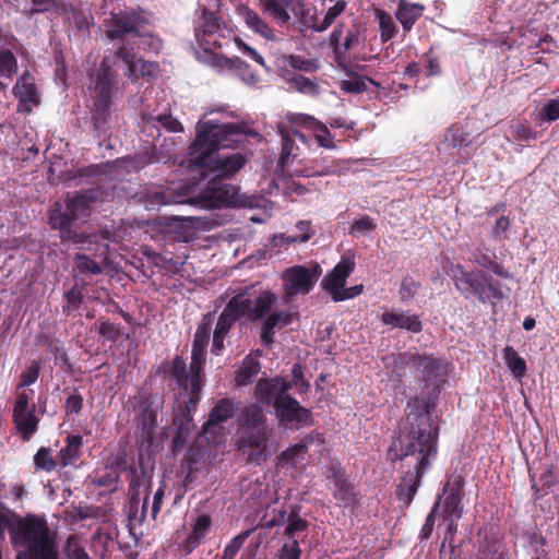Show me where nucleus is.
<instances>
[{
	"mask_svg": "<svg viewBox=\"0 0 559 559\" xmlns=\"http://www.w3.org/2000/svg\"><path fill=\"white\" fill-rule=\"evenodd\" d=\"M432 408L433 403L411 397L406 403L405 419L386 450V460L392 464L407 460L408 465L414 464V471L404 474L395 490L396 498L405 507L412 503L421 478L438 453L439 429L429 417Z\"/></svg>",
	"mask_w": 559,
	"mask_h": 559,
	"instance_id": "nucleus-1",
	"label": "nucleus"
},
{
	"mask_svg": "<svg viewBox=\"0 0 559 559\" xmlns=\"http://www.w3.org/2000/svg\"><path fill=\"white\" fill-rule=\"evenodd\" d=\"M118 61L126 66L123 74L132 83L141 79L148 81L158 71V64L139 57L130 41L117 45L111 53L103 57L87 86L91 128L98 138L108 130L114 97L119 88Z\"/></svg>",
	"mask_w": 559,
	"mask_h": 559,
	"instance_id": "nucleus-2",
	"label": "nucleus"
},
{
	"mask_svg": "<svg viewBox=\"0 0 559 559\" xmlns=\"http://www.w3.org/2000/svg\"><path fill=\"white\" fill-rule=\"evenodd\" d=\"M195 131L197 135L189 146L188 155L190 166L201 169L202 179H224L234 176L248 162L247 155L238 152L221 156L214 153L221 147H230L242 142L243 136H260L247 122L199 121Z\"/></svg>",
	"mask_w": 559,
	"mask_h": 559,
	"instance_id": "nucleus-3",
	"label": "nucleus"
},
{
	"mask_svg": "<svg viewBox=\"0 0 559 559\" xmlns=\"http://www.w3.org/2000/svg\"><path fill=\"white\" fill-rule=\"evenodd\" d=\"M215 321V313L207 312L202 316L197 326L191 348V361L187 369L186 360L182 356H175L169 369V376L176 381L179 389L188 392V400L182 407L183 416L191 420V413L195 411L204 386V366L206 364V348L211 338V332Z\"/></svg>",
	"mask_w": 559,
	"mask_h": 559,
	"instance_id": "nucleus-4",
	"label": "nucleus"
},
{
	"mask_svg": "<svg viewBox=\"0 0 559 559\" xmlns=\"http://www.w3.org/2000/svg\"><path fill=\"white\" fill-rule=\"evenodd\" d=\"M293 383L283 377L261 378L254 386V397L272 406L277 425L284 430H299L312 425V412L289 394Z\"/></svg>",
	"mask_w": 559,
	"mask_h": 559,
	"instance_id": "nucleus-5",
	"label": "nucleus"
},
{
	"mask_svg": "<svg viewBox=\"0 0 559 559\" xmlns=\"http://www.w3.org/2000/svg\"><path fill=\"white\" fill-rule=\"evenodd\" d=\"M263 404L250 403L246 405L239 415L238 423L240 436L238 439L239 449L247 454V462L260 465L267 461L269 442L274 433V427L269 419Z\"/></svg>",
	"mask_w": 559,
	"mask_h": 559,
	"instance_id": "nucleus-6",
	"label": "nucleus"
},
{
	"mask_svg": "<svg viewBox=\"0 0 559 559\" xmlns=\"http://www.w3.org/2000/svg\"><path fill=\"white\" fill-rule=\"evenodd\" d=\"M205 189L198 194L193 193L194 188L188 185L179 186L175 190H168L160 194L163 204H191L204 209H219L224 206L245 205L238 195V188L226 183L223 179L209 177Z\"/></svg>",
	"mask_w": 559,
	"mask_h": 559,
	"instance_id": "nucleus-7",
	"label": "nucleus"
},
{
	"mask_svg": "<svg viewBox=\"0 0 559 559\" xmlns=\"http://www.w3.org/2000/svg\"><path fill=\"white\" fill-rule=\"evenodd\" d=\"M393 371L400 379L405 376V368L408 367L420 373L419 380L424 383L425 388H432L427 397L416 396L423 399L428 404L433 403V408L429 413L430 420L432 421L431 415L437 405L436 401L448 374L447 366L432 355H419L411 350L393 356Z\"/></svg>",
	"mask_w": 559,
	"mask_h": 559,
	"instance_id": "nucleus-8",
	"label": "nucleus"
},
{
	"mask_svg": "<svg viewBox=\"0 0 559 559\" xmlns=\"http://www.w3.org/2000/svg\"><path fill=\"white\" fill-rule=\"evenodd\" d=\"M105 34L111 41L122 40L119 45L129 39L126 36L138 38L141 44L154 47L155 37L151 32L150 20L135 12L134 10H124L117 13L111 12L110 16L105 20ZM130 43L135 48V43Z\"/></svg>",
	"mask_w": 559,
	"mask_h": 559,
	"instance_id": "nucleus-9",
	"label": "nucleus"
},
{
	"mask_svg": "<svg viewBox=\"0 0 559 559\" xmlns=\"http://www.w3.org/2000/svg\"><path fill=\"white\" fill-rule=\"evenodd\" d=\"M450 275L455 288L465 299L474 296L485 304L504 298L501 283L481 270L466 271L464 266L457 264L451 267Z\"/></svg>",
	"mask_w": 559,
	"mask_h": 559,
	"instance_id": "nucleus-10",
	"label": "nucleus"
},
{
	"mask_svg": "<svg viewBox=\"0 0 559 559\" xmlns=\"http://www.w3.org/2000/svg\"><path fill=\"white\" fill-rule=\"evenodd\" d=\"M20 528V536L29 547L19 550L15 559H60L58 540H53L46 526L25 523Z\"/></svg>",
	"mask_w": 559,
	"mask_h": 559,
	"instance_id": "nucleus-11",
	"label": "nucleus"
},
{
	"mask_svg": "<svg viewBox=\"0 0 559 559\" xmlns=\"http://www.w3.org/2000/svg\"><path fill=\"white\" fill-rule=\"evenodd\" d=\"M83 216L81 212L73 205L70 194L67 195L63 203L55 202L48 213V223L50 227L58 230L62 241L73 243H83L85 236L79 233L74 226L76 221Z\"/></svg>",
	"mask_w": 559,
	"mask_h": 559,
	"instance_id": "nucleus-12",
	"label": "nucleus"
},
{
	"mask_svg": "<svg viewBox=\"0 0 559 559\" xmlns=\"http://www.w3.org/2000/svg\"><path fill=\"white\" fill-rule=\"evenodd\" d=\"M322 274V267L318 262L307 265H294L282 274L283 287L287 297L306 295L314 287Z\"/></svg>",
	"mask_w": 559,
	"mask_h": 559,
	"instance_id": "nucleus-13",
	"label": "nucleus"
},
{
	"mask_svg": "<svg viewBox=\"0 0 559 559\" xmlns=\"http://www.w3.org/2000/svg\"><path fill=\"white\" fill-rule=\"evenodd\" d=\"M225 33H229L223 19L207 8H203L200 17V24L195 28V37L200 46L205 50L222 48L219 38H226Z\"/></svg>",
	"mask_w": 559,
	"mask_h": 559,
	"instance_id": "nucleus-14",
	"label": "nucleus"
},
{
	"mask_svg": "<svg viewBox=\"0 0 559 559\" xmlns=\"http://www.w3.org/2000/svg\"><path fill=\"white\" fill-rule=\"evenodd\" d=\"M14 521L15 514L13 511L8 508H0V539L5 538V531L8 530L10 532L11 543L14 547L22 546L23 549H27L29 547V544L24 542L20 536V527L25 523L46 526L49 535L53 538V540H57V533L50 530L48 522L44 518L27 514L26 516L20 519L16 523H14Z\"/></svg>",
	"mask_w": 559,
	"mask_h": 559,
	"instance_id": "nucleus-15",
	"label": "nucleus"
},
{
	"mask_svg": "<svg viewBox=\"0 0 559 559\" xmlns=\"http://www.w3.org/2000/svg\"><path fill=\"white\" fill-rule=\"evenodd\" d=\"M355 266V254L352 251H346L342 254L340 262L323 277L321 287L330 294L333 301L334 296H337L345 287L346 280Z\"/></svg>",
	"mask_w": 559,
	"mask_h": 559,
	"instance_id": "nucleus-16",
	"label": "nucleus"
},
{
	"mask_svg": "<svg viewBox=\"0 0 559 559\" xmlns=\"http://www.w3.org/2000/svg\"><path fill=\"white\" fill-rule=\"evenodd\" d=\"M239 408V403L234 399H219L209 414L207 420L203 424L202 431L209 437L223 436V424L233 418Z\"/></svg>",
	"mask_w": 559,
	"mask_h": 559,
	"instance_id": "nucleus-17",
	"label": "nucleus"
},
{
	"mask_svg": "<svg viewBox=\"0 0 559 559\" xmlns=\"http://www.w3.org/2000/svg\"><path fill=\"white\" fill-rule=\"evenodd\" d=\"M159 407L160 405L155 396L147 392L141 393L136 424L141 431L142 441H152L157 428Z\"/></svg>",
	"mask_w": 559,
	"mask_h": 559,
	"instance_id": "nucleus-18",
	"label": "nucleus"
},
{
	"mask_svg": "<svg viewBox=\"0 0 559 559\" xmlns=\"http://www.w3.org/2000/svg\"><path fill=\"white\" fill-rule=\"evenodd\" d=\"M251 289V287H246L233 296L218 318L233 326L241 318L251 321V306L253 304Z\"/></svg>",
	"mask_w": 559,
	"mask_h": 559,
	"instance_id": "nucleus-19",
	"label": "nucleus"
},
{
	"mask_svg": "<svg viewBox=\"0 0 559 559\" xmlns=\"http://www.w3.org/2000/svg\"><path fill=\"white\" fill-rule=\"evenodd\" d=\"M443 138L444 142H447L449 146L453 148H463V153H459V163H468L477 150V147L473 145L469 132L460 123L451 124L445 130Z\"/></svg>",
	"mask_w": 559,
	"mask_h": 559,
	"instance_id": "nucleus-20",
	"label": "nucleus"
},
{
	"mask_svg": "<svg viewBox=\"0 0 559 559\" xmlns=\"http://www.w3.org/2000/svg\"><path fill=\"white\" fill-rule=\"evenodd\" d=\"M344 36V25L337 24L330 35V46L333 49V52L336 57H345L347 52L353 50L359 45L360 37V25L354 24L350 28L347 29L346 36L344 37V41L341 43V39Z\"/></svg>",
	"mask_w": 559,
	"mask_h": 559,
	"instance_id": "nucleus-21",
	"label": "nucleus"
},
{
	"mask_svg": "<svg viewBox=\"0 0 559 559\" xmlns=\"http://www.w3.org/2000/svg\"><path fill=\"white\" fill-rule=\"evenodd\" d=\"M297 313L289 310L275 311L263 320L261 325L260 338L264 346L271 347L274 343V335L276 330L290 325Z\"/></svg>",
	"mask_w": 559,
	"mask_h": 559,
	"instance_id": "nucleus-22",
	"label": "nucleus"
},
{
	"mask_svg": "<svg viewBox=\"0 0 559 559\" xmlns=\"http://www.w3.org/2000/svg\"><path fill=\"white\" fill-rule=\"evenodd\" d=\"M12 421L16 435L23 442H28L38 431L40 417L35 408L12 411Z\"/></svg>",
	"mask_w": 559,
	"mask_h": 559,
	"instance_id": "nucleus-23",
	"label": "nucleus"
},
{
	"mask_svg": "<svg viewBox=\"0 0 559 559\" xmlns=\"http://www.w3.org/2000/svg\"><path fill=\"white\" fill-rule=\"evenodd\" d=\"M277 130L282 139V151L278 163L284 166L288 163L290 157H296L298 155L299 148L296 141L298 140L306 144L307 138L299 130L288 127V124L285 123H278Z\"/></svg>",
	"mask_w": 559,
	"mask_h": 559,
	"instance_id": "nucleus-24",
	"label": "nucleus"
},
{
	"mask_svg": "<svg viewBox=\"0 0 559 559\" xmlns=\"http://www.w3.org/2000/svg\"><path fill=\"white\" fill-rule=\"evenodd\" d=\"M237 13L242 19L246 26L262 38L271 41L278 40L274 28H272L253 9L242 4L238 7Z\"/></svg>",
	"mask_w": 559,
	"mask_h": 559,
	"instance_id": "nucleus-25",
	"label": "nucleus"
},
{
	"mask_svg": "<svg viewBox=\"0 0 559 559\" xmlns=\"http://www.w3.org/2000/svg\"><path fill=\"white\" fill-rule=\"evenodd\" d=\"M381 321L384 325L392 329L399 328L412 333H419L423 330L421 321L417 314H407L404 311H384L381 314Z\"/></svg>",
	"mask_w": 559,
	"mask_h": 559,
	"instance_id": "nucleus-26",
	"label": "nucleus"
},
{
	"mask_svg": "<svg viewBox=\"0 0 559 559\" xmlns=\"http://www.w3.org/2000/svg\"><path fill=\"white\" fill-rule=\"evenodd\" d=\"M107 193L102 183L96 182L94 187L75 192L70 200L78 207L83 216L88 214L91 205L97 201H104Z\"/></svg>",
	"mask_w": 559,
	"mask_h": 559,
	"instance_id": "nucleus-27",
	"label": "nucleus"
},
{
	"mask_svg": "<svg viewBox=\"0 0 559 559\" xmlns=\"http://www.w3.org/2000/svg\"><path fill=\"white\" fill-rule=\"evenodd\" d=\"M425 5L421 3L399 0L395 17L401 23L404 32H411L415 23L421 17Z\"/></svg>",
	"mask_w": 559,
	"mask_h": 559,
	"instance_id": "nucleus-28",
	"label": "nucleus"
},
{
	"mask_svg": "<svg viewBox=\"0 0 559 559\" xmlns=\"http://www.w3.org/2000/svg\"><path fill=\"white\" fill-rule=\"evenodd\" d=\"M12 93L21 104H39V96L34 82V78L28 71H25L16 81L12 88Z\"/></svg>",
	"mask_w": 559,
	"mask_h": 559,
	"instance_id": "nucleus-29",
	"label": "nucleus"
},
{
	"mask_svg": "<svg viewBox=\"0 0 559 559\" xmlns=\"http://www.w3.org/2000/svg\"><path fill=\"white\" fill-rule=\"evenodd\" d=\"M83 437L81 435H68L66 445L59 451V466L67 467L75 464L81 457Z\"/></svg>",
	"mask_w": 559,
	"mask_h": 559,
	"instance_id": "nucleus-30",
	"label": "nucleus"
},
{
	"mask_svg": "<svg viewBox=\"0 0 559 559\" xmlns=\"http://www.w3.org/2000/svg\"><path fill=\"white\" fill-rule=\"evenodd\" d=\"M292 0H259L261 11L270 15L278 25H285L290 21L288 8Z\"/></svg>",
	"mask_w": 559,
	"mask_h": 559,
	"instance_id": "nucleus-31",
	"label": "nucleus"
},
{
	"mask_svg": "<svg viewBox=\"0 0 559 559\" xmlns=\"http://www.w3.org/2000/svg\"><path fill=\"white\" fill-rule=\"evenodd\" d=\"M17 58L8 48L0 49V79L11 81L14 74L17 72ZM9 86V82L0 80V94L5 93Z\"/></svg>",
	"mask_w": 559,
	"mask_h": 559,
	"instance_id": "nucleus-32",
	"label": "nucleus"
},
{
	"mask_svg": "<svg viewBox=\"0 0 559 559\" xmlns=\"http://www.w3.org/2000/svg\"><path fill=\"white\" fill-rule=\"evenodd\" d=\"M473 261L479 266L492 272L495 275L502 278H510V272L499 262H497V255L495 252L483 251L476 249L472 253Z\"/></svg>",
	"mask_w": 559,
	"mask_h": 559,
	"instance_id": "nucleus-33",
	"label": "nucleus"
},
{
	"mask_svg": "<svg viewBox=\"0 0 559 559\" xmlns=\"http://www.w3.org/2000/svg\"><path fill=\"white\" fill-rule=\"evenodd\" d=\"M313 438L310 435L305 436L300 442L289 445L277 456V466L284 467L287 465H295L299 459L308 452V447Z\"/></svg>",
	"mask_w": 559,
	"mask_h": 559,
	"instance_id": "nucleus-34",
	"label": "nucleus"
},
{
	"mask_svg": "<svg viewBox=\"0 0 559 559\" xmlns=\"http://www.w3.org/2000/svg\"><path fill=\"white\" fill-rule=\"evenodd\" d=\"M276 300L277 296L271 290L261 292L251 306V322L266 318Z\"/></svg>",
	"mask_w": 559,
	"mask_h": 559,
	"instance_id": "nucleus-35",
	"label": "nucleus"
},
{
	"mask_svg": "<svg viewBox=\"0 0 559 559\" xmlns=\"http://www.w3.org/2000/svg\"><path fill=\"white\" fill-rule=\"evenodd\" d=\"M94 22V17L91 12L85 11L81 8L70 19H64V26L74 28L76 34L83 37L90 36V28Z\"/></svg>",
	"mask_w": 559,
	"mask_h": 559,
	"instance_id": "nucleus-36",
	"label": "nucleus"
},
{
	"mask_svg": "<svg viewBox=\"0 0 559 559\" xmlns=\"http://www.w3.org/2000/svg\"><path fill=\"white\" fill-rule=\"evenodd\" d=\"M67 559H91L82 538L78 534H70L62 547Z\"/></svg>",
	"mask_w": 559,
	"mask_h": 559,
	"instance_id": "nucleus-37",
	"label": "nucleus"
},
{
	"mask_svg": "<svg viewBox=\"0 0 559 559\" xmlns=\"http://www.w3.org/2000/svg\"><path fill=\"white\" fill-rule=\"evenodd\" d=\"M503 359L507 367L516 379H521L527 371L526 361L518 354L512 346L503 348Z\"/></svg>",
	"mask_w": 559,
	"mask_h": 559,
	"instance_id": "nucleus-38",
	"label": "nucleus"
},
{
	"mask_svg": "<svg viewBox=\"0 0 559 559\" xmlns=\"http://www.w3.org/2000/svg\"><path fill=\"white\" fill-rule=\"evenodd\" d=\"M293 12L298 20L300 31L311 28L316 32L319 21L314 7H307L304 3H298L297 7L293 8Z\"/></svg>",
	"mask_w": 559,
	"mask_h": 559,
	"instance_id": "nucleus-39",
	"label": "nucleus"
},
{
	"mask_svg": "<svg viewBox=\"0 0 559 559\" xmlns=\"http://www.w3.org/2000/svg\"><path fill=\"white\" fill-rule=\"evenodd\" d=\"M300 508L298 506H292L290 511L287 516V525L284 531V536L289 539H295V536L304 531H306L309 526V523L300 518L299 515Z\"/></svg>",
	"mask_w": 559,
	"mask_h": 559,
	"instance_id": "nucleus-40",
	"label": "nucleus"
},
{
	"mask_svg": "<svg viewBox=\"0 0 559 559\" xmlns=\"http://www.w3.org/2000/svg\"><path fill=\"white\" fill-rule=\"evenodd\" d=\"M260 362L251 357L243 359L241 368L236 372L235 381L237 385H248L252 383L253 378L260 372Z\"/></svg>",
	"mask_w": 559,
	"mask_h": 559,
	"instance_id": "nucleus-41",
	"label": "nucleus"
},
{
	"mask_svg": "<svg viewBox=\"0 0 559 559\" xmlns=\"http://www.w3.org/2000/svg\"><path fill=\"white\" fill-rule=\"evenodd\" d=\"M212 525V520L209 514H201L197 518L192 532L187 537V544L191 548L197 547L201 539L207 534Z\"/></svg>",
	"mask_w": 559,
	"mask_h": 559,
	"instance_id": "nucleus-42",
	"label": "nucleus"
},
{
	"mask_svg": "<svg viewBox=\"0 0 559 559\" xmlns=\"http://www.w3.org/2000/svg\"><path fill=\"white\" fill-rule=\"evenodd\" d=\"M36 471L50 473L59 466V460L52 455V450L47 447H40L33 457Z\"/></svg>",
	"mask_w": 559,
	"mask_h": 559,
	"instance_id": "nucleus-43",
	"label": "nucleus"
},
{
	"mask_svg": "<svg viewBox=\"0 0 559 559\" xmlns=\"http://www.w3.org/2000/svg\"><path fill=\"white\" fill-rule=\"evenodd\" d=\"M233 329V325L228 324L227 322L217 319L216 326L213 331V340H212V347L211 352L213 355L219 356L222 355L225 346L224 341L226 336L229 334L230 330Z\"/></svg>",
	"mask_w": 559,
	"mask_h": 559,
	"instance_id": "nucleus-44",
	"label": "nucleus"
},
{
	"mask_svg": "<svg viewBox=\"0 0 559 559\" xmlns=\"http://www.w3.org/2000/svg\"><path fill=\"white\" fill-rule=\"evenodd\" d=\"M64 300L66 304L62 306V313L69 317L83 304V289L75 284L71 289L64 293Z\"/></svg>",
	"mask_w": 559,
	"mask_h": 559,
	"instance_id": "nucleus-45",
	"label": "nucleus"
},
{
	"mask_svg": "<svg viewBox=\"0 0 559 559\" xmlns=\"http://www.w3.org/2000/svg\"><path fill=\"white\" fill-rule=\"evenodd\" d=\"M376 16L379 21L381 40L382 43H386L396 35L397 27L392 16L385 11L378 10Z\"/></svg>",
	"mask_w": 559,
	"mask_h": 559,
	"instance_id": "nucleus-46",
	"label": "nucleus"
},
{
	"mask_svg": "<svg viewBox=\"0 0 559 559\" xmlns=\"http://www.w3.org/2000/svg\"><path fill=\"white\" fill-rule=\"evenodd\" d=\"M75 270L80 274L98 275L103 272L100 264L84 253H78L74 258Z\"/></svg>",
	"mask_w": 559,
	"mask_h": 559,
	"instance_id": "nucleus-47",
	"label": "nucleus"
},
{
	"mask_svg": "<svg viewBox=\"0 0 559 559\" xmlns=\"http://www.w3.org/2000/svg\"><path fill=\"white\" fill-rule=\"evenodd\" d=\"M347 2L345 0H338L336 3L329 8L322 21H319V25L316 27V32L322 33L326 31L334 21L345 11Z\"/></svg>",
	"mask_w": 559,
	"mask_h": 559,
	"instance_id": "nucleus-48",
	"label": "nucleus"
},
{
	"mask_svg": "<svg viewBox=\"0 0 559 559\" xmlns=\"http://www.w3.org/2000/svg\"><path fill=\"white\" fill-rule=\"evenodd\" d=\"M95 328L100 337L114 343L117 342L121 335L120 325L105 318H99L95 323Z\"/></svg>",
	"mask_w": 559,
	"mask_h": 559,
	"instance_id": "nucleus-49",
	"label": "nucleus"
},
{
	"mask_svg": "<svg viewBox=\"0 0 559 559\" xmlns=\"http://www.w3.org/2000/svg\"><path fill=\"white\" fill-rule=\"evenodd\" d=\"M465 478L461 474H451L442 489V495L462 498L464 497Z\"/></svg>",
	"mask_w": 559,
	"mask_h": 559,
	"instance_id": "nucleus-50",
	"label": "nucleus"
},
{
	"mask_svg": "<svg viewBox=\"0 0 559 559\" xmlns=\"http://www.w3.org/2000/svg\"><path fill=\"white\" fill-rule=\"evenodd\" d=\"M367 81L371 84H376V82L371 79H366L359 74H354L347 80L342 81L341 88L346 93L360 94L367 90Z\"/></svg>",
	"mask_w": 559,
	"mask_h": 559,
	"instance_id": "nucleus-51",
	"label": "nucleus"
},
{
	"mask_svg": "<svg viewBox=\"0 0 559 559\" xmlns=\"http://www.w3.org/2000/svg\"><path fill=\"white\" fill-rule=\"evenodd\" d=\"M287 64L295 70L307 73L316 72L319 69V62L317 59H307L300 55H290L287 58Z\"/></svg>",
	"mask_w": 559,
	"mask_h": 559,
	"instance_id": "nucleus-52",
	"label": "nucleus"
},
{
	"mask_svg": "<svg viewBox=\"0 0 559 559\" xmlns=\"http://www.w3.org/2000/svg\"><path fill=\"white\" fill-rule=\"evenodd\" d=\"M252 530H247L235 536L224 548L221 559H235L238 551L243 546L247 538L251 535Z\"/></svg>",
	"mask_w": 559,
	"mask_h": 559,
	"instance_id": "nucleus-53",
	"label": "nucleus"
},
{
	"mask_svg": "<svg viewBox=\"0 0 559 559\" xmlns=\"http://www.w3.org/2000/svg\"><path fill=\"white\" fill-rule=\"evenodd\" d=\"M40 374V364L37 360H33L29 366L21 373L20 382L16 385L17 390L24 389L34 384Z\"/></svg>",
	"mask_w": 559,
	"mask_h": 559,
	"instance_id": "nucleus-54",
	"label": "nucleus"
},
{
	"mask_svg": "<svg viewBox=\"0 0 559 559\" xmlns=\"http://www.w3.org/2000/svg\"><path fill=\"white\" fill-rule=\"evenodd\" d=\"M74 178H93V185L105 181V167L103 165H88L75 170Z\"/></svg>",
	"mask_w": 559,
	"mask_h": 559,
	"instance_id": "nucleus-55",
	"label": "nucleus"
},
{
	"mask_svg": "<svg viewBox=\"0 0 559 559\" xmlns=\"http://www.w3.org/2000/svg\"><path fill=\"white\" fill-rule=\"evenodd\" d=\"M462 498L445 496L443 500L444 518L461 519L463 514Z\"/></svg>",
	"mask_w": 559,
	"mask_h": 559,
	"instance_id": "nucleus-56",
	"label": "nucleus"
},
{
	"mask_svg": "<svg viewBox=\"0 0 559 559\" xmlns=\"http://www.w3.org/2000/svg\"><path fill=\"white\" fill-rule=\"evenodd\" d=\"M419 288H420L419 282H416L411 276H405L402 280L401 286L399 289V295H400L401 301H407L409 299H413L416 296Z\"/></svg>",
	"mask_w": 559,
	"mask_h": 559,
	"instance_id": "nucleus-57",
	"label": "nucleus"
},
{
	"mask_svg": "<svg viewBox=\"0 0 559 559\" xmlns=\"http://www.w3.org/2000/svg\"><path fill=\"white\" fill-rule=\"evenodd\" d=\"M512 134L515 140L521 142H530L537 139V132L533 131L530 123L524 122H516L512 127Z\"/></svg>",
	"mask_w": 559,
	"mask_h": 559,
	"instance_id": "nucleus-58",
	"label": "nucleus"
},
{
	"mask_svg": "<svg viewBox=\"0 0 559 559\" xmlns=\"http://www.w3.org/2000/svg\"><path fill=\"white\" fill-rule=\"evenodd\" d=\"M377 228L376 221L370 217L369 215H364L359 219L354 221V223L350 226V235L353 236H360L365 235L369 231H372Z\"/></svg>",
	"mask_w": 559,
	"mask_h": 559,
	"instance_id": "nucleus-59",
	"label": "nucleus"
},
{
	"mask_svg": "<svg viewBox=\"0 0 559 559\" xmlns=\"http://www.w3.org/2000/svg\"><path fill=\"white\" fill-rule=\"evenodd\" d=\"M302 550L300 548L299 542L297 539H293L290 542L284 543L282 547L276 552L277 559H300Z\"/></svg>",
	"mask_w": 559,
	"mask_h": 559,
	"instance_id": "nucleus-60",
	"label": "nucleus"
},
{
	"mask_svg": "<svg viewBox=\"0 0 559 559\" xmlns=\"http://www.w3.org/2000/svg\"><path fill=\"white\" fill-rule=\"evenodd\" d=\"M528 543L534 550L536 559H549L548 551L546 550V538L540 533H531L528 535Z\"/></svg>",
	"mask_w": 559,
	"mask_h": 559,
	"instance_id": "nucleus-61",
	"label": "nucleus"
},
{
	"mask_svg": "<svg viewBox=\"0 0 559 559\" xmlns=\"http://www.w3.org/2000/svg\"><path fill=\"white\" fill-rule=\"evenodd\" d=\"M39 342L47 348V350L55 355L56 359L67 361L68 355L66 350L60 346V342L57 338L50 335H43L39 338Z\"/></svg>",
	"mask_w": 559,
	"mask_h": 559,
	"instance_id": "nucleus-62",
	"label": "nucleus"
},
{
	"mask_svg": "<svg viewBox=\"0 0 559 559\" xmlns=\"http://www.w3.org/2000/svg\"><path fill=\"white\" fill-rule=\"evenodd\" d=\"M313 129L316 130L314 138L318 141L319 145L325 148H334L335 144L333 142V136L328 129V127L320 121H317Z\"/></svg>",
	"mask_w": 559,
	"mask_h": 559,
	"instance_id": "nucleus-63",
	"label": "nucleus"
},
{
	"mask_svg": "<svg viewBox=\"0 0 559 559\" xmlns=\"http://www.w3.org/2000/svg\"><path fill=\"white\" fill-rule=\"evenodd\" d=\"M559 119V99L548 100L539 111V120L554 122Z\"/></svg>",
	"mask_w": 559,
	"mask_h": 559,
	"instance_id": "nucleus-64",
	"label": "nucleus"
}]
</instances>
